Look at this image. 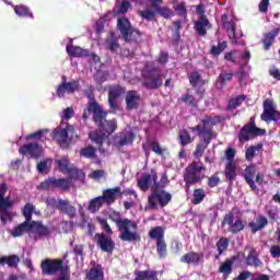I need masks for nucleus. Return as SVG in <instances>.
<instances>
[{
  "label": "nucleus",
  "instance_id": "f257e3e1",
  "mask_svg": "<svg viewBox=\"0 0 280 280\" xmlns=\"http://www.w3.org/2000/svg\"><path fill=\"white\" fill-rule=\"evenodd\" d=\"M88 97L90 98V102L83 110V119L86 121L89 117L93 115V119L98 126L100 132H90L89 137L93 143L102 145V143H104V139L109 135H113L117 129V120H106V112H104L102 106L95 102V96L93 94H88Z\"/></svg>",
  "mask_w": 280,
  "mask_h": 280
},
{
  "label": "nucleus",
  "instance_id": "f03ea898",
  "mask_svg": "<svg viewBox=\"0 0 280 280\" xmlns=\"http://www.w3.org/2000/svg\"><path fill=\"white\" fill-rule=\"evenodd\" d=\"M215 124H220V117H206L201 120V124L197 127H191L190 130L192 132H197L199 137H202L203 143L198 144L196 151L194 152L196 159H200L202 154H205V150H207V145L211 143V139H213V131H211V127L215 126Z\"/></svg>",
  "mask_w": 280,
  "mask_h": 280
},
{
  "label": "nucleus",
  "instance_id": "7ed1b4c3",
  "mask_svg": "<svg viewBox=\"0 0 280 280\" xmlns=\"http://www.w3.org/2000/svg\"><path fill=\"white\" fill-rule=\"evenodd\" d=\"M42 272L44 275H56L59 280H70L71 271L69 265L61 259H46L42 261Z\"/></svg>",
  "mask_w": 280,
  "mask_h": 280
},
{
  "label": "nucleus",
  "instance_id": "20e7f679",
  "mask_svg": "<svg viewBox=\"0 0 280 280\" xmlns=\"http://www.w3.org/2000/svg\"><path fill=\"white\" fill-rule=\"evenodd\" d=\"M54 141H56L60 148H69L72 139H78L75 135V127L69 125V122L61 120L60 125L51 132Z\"/></svg>",
  "mask_w": 280,
  "mask_h": 280
},
{
  "label": "nucleus",
  "instance_id": "39448f33",
  "mask_svg": "<svg viewBox=\"0 0 280 280\" xmlns=\"http://www.w3.org/2000/svg\"><path fill=\"white\" fill-rule=\"evenodd\" d=\"M7 191L8 186L0 184V220L3 224H5V222H12V218L16 215L15 212L10 210V208L15 205L16 200L11 199L10 196L5 197Z\"/></svg>",
  "mask_w": 280,
  "mask_h": 280
},
{
  "label": "nucleus",
  "instance_id": "423d86ee",
  "mask_svg": "<svg viewBox=\"0 0 280 280\" xmlns=\"http://www.w3.org/2000/svg\"><path fill=\"white\" fill-rule=\"evenodd\" d=\"M137 229V222L130 219H122V222L118 228L120 232V240L122 242H138V240H141V236L138 234Z\"/></svg>",
  "mask_w": 280,
  "mask_h": 280
},
{
  "label": "nucleus",
  "instance_id": "0eeeda50",
  "mask_svg": "<svg viewBox=\"0 0 280 280\" xmlns=\"http://www.w3.org/2000/svg\"><path fill=\"white\" fill-rule=\"evenodd\" d=\"M202 178H205V166H202V164L194 162L186 168L184 180L187 187L200 183Z\"/></svg>",
  "mask_w": 280,
  "mask_h": 280
},
{
  "label": "nucleus",
  "instance_id": "6e6552de",
  "mask_svg": "<svg viewBox=\"0 0 280 280\" xmlns=\"http://www.w3.org/2000/svg\"><path fill=\"white\" fill-rule=\"evenodd\" d=\"M23 233H38V235H45V233H47V228L40 222H24L11 230L12 237H21Z\"/></svg>",
  "mask_w": 280,
  "mask_h": 280
},
{
  "label": "nucleus",
  "instance_id": "1a4fd4ad",
  "mask_svg": "<svg viewBox=\"0 0 280 280\" xmlns=\"http://www.w3.org/2000/svg\"><path fill=\"white\" fill-rule=\"evenodd\" d=\"M142 75L144 78V85L148 89H159L163 84V79L159 70L150 69V66H145Z\"/></svg>",
  "mask_w": 280,
  "mask_h": 280
},
{
  "label": "nucleus",
  "instance_id": "9d476101",
  "mask_svg": "<svg viewBox=\"0 0 280 280\" xmlns=\"http://www.w3.org/2000/svg\"><path fill=\"white\" fill-rule=\"evenodd\" d=\"M80 82L67 81V77H62L61 83L56 88V95L59 98L67 97V95H73L78 91Z\"/></svg>",
  "mask_w": 280,
  "mask_h": 280
},
{
  "label": "nucleus",
  "instance_id": "9b49d317",
  "mask_svg": "<svg viewBox=\"0 0 280 280\" xmlns=\"http://www.w3.org/2000/svg\"><path fill=\"white\" fill-rule=\"evenodd\" d=\"M172 200V195L165 190H158L151 194L149 197L150 209H156V207H166Z\"/></svg>",
  "mask_w": 280,
  "mask_h": 280
},
{
  "label": "nucleus",
  "instance_id": "f8f14e48",
  "mask_svg": "<svg viewBox=\"0 0 280 280\" xmlns=\"http://www.w3.org/2000/svg\"><path fill=\"white\" fill-rule=\"evenodd\" d=\"M262 121L269 124V121H280V113L277 112V106L271 100H267L264 103V113L261 114Z\"/></svg>",
  "mask_w": 280,
  "mask_h": 280
},
{
  "label": "nucleus",
  "instance_id": "ddd939ff",
  "mask_svg": "<svg viewBox=\"0 0 280 280\" xmlns=\"http://www.w3.org/2000/svg\"><path fill=\"white\" fill-rule=\"evenodd\" d=\"M259 135H266V130L259 129L255 125H247L241 129L238 139L241 143H246V141H249V139H253V137H258Z\"/></svg>",
  "mask_w": 280,
  "mask_h": 280
},
{
  "label": "nucleus",
  "instance_id": "4468645a",
  "mask_svg": "<svg viewBox=\"0 0 280 280\" xmlns=\"http://www.w3.org/2000/svg\"><path fill=\"white\" fill-rule=\"evenodd\" d=\"M126 93V89L119 86V85H113L109 88L108 92V104L110 110L115 113L116 110H119V104L117 103V100L121 97Z\"/></svg>",
  "mask_w": 280,
  "mask_h": 280
},
{
  "label": "nucleus",
  "instance_id": "2eb2a0df",
  "mask_svg": "<svg viewBox=\"0 0 280 280\" xmlns=\"http://www.w3.org/2000/svg\"><path fill=\"white\" fill-rule=\"evenodd\" d=\"M39 187L40 189H54L55 187L59 189H68L69 187H71V180L65 178L57 179L56 177H50L43 182L39 185Z\"/></svg>",
  "mask_w": 280,
  "mask_h": 280
},
{
  "label": "nucleus",
  "instance_id": "dca6fc26",
  "mask_svg": "<svg viewBox=\"0 0 280 280\" xmlns=\"http://www.w3.org/2000/svg\"><path fill=\"white\" fill-rule=\"evenodd\" d=\"M117 27L124 40H130V38H132V34L135 33V30L130 24V20H128L126 16L118 18Z\"/></svg>",
  "mask_w": 280,
  "mask_h": 280
},
{
  "label": "nucleus",
  "instance_id": "f3484780",
  "mask_svg": "<svg viewBox=\"0 0 280 280\" xmlns=\"http://www.w3.org/2000/svg\"><path fill=\"white\" fill-rule=\"evenodd\" d=\"M55 164L59 172H62V174H69L72 178L78 174V168L73 167V165L69 163V158L67 156L56 159Z\"/></svg>",
  "mask_w": 280,
  "mask_h": 280
},
{
  "label": "nucleus",
  "instance_id": "a211bd4d",
  "mask_svg": "<svg viewBox=\"0 0 280 280\" xmlns=\"http://www.w3.org/2000/svg\"><path fill=\"white\" fill-rule=\"evenodd\" d=\"M138 187L142 191H147V189H150V187H156V172L151 171L150 174L142 175V177L138 180Z\"/></svg>",
  "mask_w": 280,
  "mask_h": 280
},
{
  "label": "nucleus",
  "instance_id": "6ab92c4d",
  "mask_svg": "<svg viewBox=\"0 0 280 280\" xmlns=\"http://www.w3.org/2000/svg\"><path fill=\"white\" fill-rule=\"evenodd\" d=\"M95 240L97 242V246H100L103 253H112L113 250H115V242H113V238H110V236H107L105 234H96Z\"/></svg>",
  "mask_w": 280,
  "mask_h": 280
},
{
  "label": "nucleus",
  "instance_id": "aec40b11",
  "mask_svg": "<svg viewBox=\"0 0 280 280\" xmlns=\"http://www.w3.org/2000/svg\"><path fill=\"white\" fill-rule=\"evenodd\" d=\"M20 154H25L32 159H38L43 154V147L38 143H27L20 148Z\"/></svg>",
  "mask_w": 280,
  "mask_h": 280
},
{
  "label": "nucleus",
  "instance_id": "412c9836",
  "mask_svg": "<svg viewBox=\"0 0 280 280\" xmlns=\"http://www.w3.org/2000/svg\"><path fill=\"white\" fill-rule=\"evenodd\" d=\"M125 102L128 110H135L139 108V104H141V95L137 91H128Z\"/></svg>",
  "mask_w": 280,
  "mask_h": 280
},
{
  "label": "nucleus",
  "instance_id": "4be33fe9",
  "mask_svg": "<svg viewBox=\"0 0 280 280\" xmlns=\"http://www.w3.org/2000/svg\"><path fill=\"white\" fill-rule=\"evenodd\" d=\"M221 21L225 30H228L229 38L232 43H235V19H233V16H229V14H223L221 16Z\"/></svg>",
  "mask_w": 280,
  "mask_h": 280
},
{
  "label": "nucleus",
  "instance_id": "5701e85b",
  "mask_svg": "<svg viewBox=\"0 0 280 280\" xmlns=\"http://www.w3.org/2000/svg\"><path fill=\"white\" fill-rule=\"evenodd\" d=\"M229 226L231 233H240V231L244 230V223L242 220H236L233 222V214H226L223 220V226L226 225Z\"/></svg>",
  "mask_w": 280,
  "mask_h": 280
},
{
  "label": "nucleus",
  "instance_id": "b1692460",
  "mask_svg": "<svg viewBox=\"0 0 280 280\" xmlns=\"http://www.w3.org/2000/svg\"><path fill=\"white\" fill-rule=\"evenodd\" d=\"M135 139V135L132 133V130L128 129L121 132L116 139L115 143L118 145V148H124V145H130Z\"/></svg>",
  "mask_w": 280,
  "mask_h": 280
},
{
  "label": "nucleus",
  "instance_id": "393cba45",
  "mask_svg": "<svg viewBox=\"0 0 280 280\" xmlns=\"http://www.w3.org/2000/svg\"><path fill=\"white\" fill-rule=\"evenodd\" d=\"M255 174H257L255 165L247 166L243 173L247 185H249L253 191L257 190V185H255Z\"/></svg>",
  "mask_w": 280,
  "mask_h": 280
},
{
  "label": "nucleus",
  "instance_id": "a878e982",
  "mask_svg": "<svg viewBox=\"0 0 280 280\" xmlns=\"http://www.w3.org/2000/svg\"><path fill=\"white\" fill-rule=\"evenodd\" d=\"M120 194H121V188L115 187V188L104 190L103 196L101 197L103 198V202H105L106 205H113V202L117 200V197Z\"/></svg>",
  "mask_w": 280,
  "mask_h": 280
},
{
  "label": "nucleus",
  "instance_id": "bb28decb",
  "mask_svg": "<svg viewBox=\"0 0 280 280\" xmlns=\"http://www.w3.org/2000/svg\"><path fill=\"white\" fill-rule=\"evenodd\" d=\"M66 51L68 55L72 56L73 58H84L86 56H91V52L86 49H82L79 46H73V44H68L66 47Z\"/></svg>",
  "mask_w": 280,
  "mask_h": 280
},
{
  "label": "nucleus",
  "instance_id": "cd10ccee",
  "mask_svg": "<svg viewBox=\"0 0 280 280\" xmlns=\"http://www.w3.org/2000/svg\"><path fill=\"white\" fill-rule=\"evenodd\" d=\"M209 28V20L206 16H201L195 22V30L199 36H206Z\"/></svg>",
  "mask_w": 280,
  "mask_h": 280
},
{
  "label": "nucleus",
  "instance_id": "c85d7f7f",
  "mask_svg": "<svg viewBox=\"0 0 280 280\" xmlns=\"http://www.w3.org/2000/svg\"><path fill=\"white\" fill-rule=\"evenodd\" d=\"M59 211L69 215V218H73L75 215V208L69 205L68 200L59 199Z\"/></svg>",
  "mask_w": 280,
  "mask_h": 280
},
{
  "label": "nucleus",
  "instance_id": "c756f323",
  "mask_svg": "<svg viewBox=\"0 0 280 280\" xmlns=\"http://www.w3.org/2000/svg\"><path fill=\"white\" fill-rule=\"evenodd\" d=\"M13 10L16 16H20L21 19H26L27 16L30 19H34V13H32L30 8H27L26 5H23V4L15 5L13 7Z\"/></svg>",
  "mask_w": 280,
  "mask_h": 280
},
{
  "label": "nucleus",
  "instance_id": "7c9ffc66",
  "mask_svg": "<svg viewBox=\"0 0 280 280\" xmlns=\"http://www.w3.org/2000/svg\"><path fill=\"white\" fill-rule=\"evenodd\" d=\"M279 32H280V28L278 27V28L272 30L267 35H265V38L262 40V43L265 45V49H270V45H272V43H275V38H277V36H279Z\"/></svg>",
  "mask_w": 280,
  "mask_h": 280
},
{
  "label": "nucleus",
  "instance_id": "2f4dec72",
  "mask_svg": "<svg viewBox=\"0 0 280 280\" xmlns=\"http://www.w3.org/2000/svg\"><path fill=\"white\" fill-rule=\"evenodd\" d=\"M247 266H254L255 268H259L261 266V260H259V257L257 256V250L250 249L247 258H246Z\"/></svg>",
  "mask_w": 280,
  "mask_h": 280
},
{
  "label": "nucleus",
  "instance_id": "473e14b6",
  "mask_svg": "<svg viewBox=\"0 0 280 280\" xmlns=\"http://www.w3.org/2000/svg\"><path fill=\"white\" fill-rule=\"evenodd\" d=\"M268 224V219L266 217H259L255 222H250L249 226L253 233H257V231H261Z\"/></svg>",
  "mask_w": 280,
  "mask_h": 280
},
{
  "label": "nucleus",
  "instance_id": "72a5a7b5",
  "mask_svg": "<svg viewBox=\"0 0 280 280\" xmlns=\"http://www.w3.org/2000/svg\"><path fill=\"white\" fill-rule=\"evenodd\" d=\"M104 203H105L104 198H102V196L96 197L90 201L89 211H91V213H97V211H100V209H102Z\"/></svg>",
  "mask_w": 280,
  "mask_h": 280
},
{
  "label": "nucleus",
  "instance_id": "f704fd0d",
  "mask_svg": "<svg viewBox=\"0 0 280 280\" xmlns=\"http://www.w3.org/2000/svg\"><path fill=\"white\" fill-rule=\"evenodd\" d=\"M103 277L104 271H102V267L100 266L92 268L86 275V278L89 280H102Z\"/></svg>",
  "mask_w": 280,
  "mask_h": 280
},
{
  "label": "nucleus",
  "instance_id": "c9c22d12",
  "mask_svg": "<svg viewBox=\"0 0 280 280\" xmlns=\"http://www.w3.org/2000/svg\"><path fill=\"white\" fill-rule=\"evenodd\" d=\"M165 232L163 231V228L161 226H156L153 228L150 232H149V236L151 237V240H156V242H162L164 238Z\"/></svg>",
  "mask_w": 280,
  "mask_h": 280
},
{
  "label": "nucleus",
  "instance_id": "e433bc0d",
  "mask_svg": "<svg viewBox=\"0 0 280 280\" xmlns=\"http://www.w3.org/2000/svg\"><path fill=\"white\" fill-rule=\"evenodd\" d=\"M156 271L145 270L138 271L136 280H156Z\"/></svg>",
  "mask_w": 280,
  "mask_h": 280
},
{
  "label": "nucleus",
  "instance_id": "4c0bfd02",
  "mask_svg": "<svg viewBox=\"0 0 280 280\" xmlns=\"http://www.w3.org/2000/svg\"><path fill=\"white\" fill-rule=\"evenodd\" d=\"M180 261L183 264H198V261H200V255L194 253V252H190L186 255H184L182 258H180Z\"/></svg>",
  "mask_w": 280,
  "mask_h": 280
},
{
  "label": "nucleus",
  "instance_id": "58836bf2",
  "mask_svg": "<svg viewBox=\"0 0 280 280\" xmlns=\"http://www.w3.org/2000/svg\"><path fill=\"white\" fill-rule=\"evenodd\" d=\"M235 168V162H228L225 166V177L228 180H235V177L237 176Z\"/></svg>",
  "mask_w": 280,
  "mask_h": 280
},
{
  "label": "nucleus",
  "instance_id": "ea45409f",
  "mask_svg": "<svg viewBox=\"0 0 280 280\" xmlns=\"http://www.w3.org/2000/svg\"><path fill=\"white\" fill-rule=\"evenodd\" d=\"M19 256H3L0 257V266H5V264H8L11 268L14 266H19Z\"/></svg>",
  "mask_w": 280,
  "mask_h": 280
},
{
  "label": "nucleus",
  "instance_id": "a19ab883",
  "mask_svg": "<svg viewBox=\"0 0 280 280\" xmlns=\"http://www.w3.org/2000/svg\"><path fill=\"white\" fill-rule=\"evenodd\" d=\"M231 80H233V73L220 74L217 80V89L219 90L224 89V85L226 84V82H231Z\"/></svg>",
  "mask_w": 280,
  "mask_h": 280
},
{
  "label": "nucleus",
  "instance_id": "79ce46f5",
  "mask_svg": "<svg viewBox=\"0 0 280 280\" xmlns=\"http://www.w3.org/2000/svg\"><path fill=\"white\" fill-rule=\"evenodd\" d=\"M150 1L153 3V8H155V12H158V14H160L164 19L170 18V14H171L170 9L156 7L159 5V3H162L163 0H150Z\"/></svg>",
  "mask_w": 280,
  "mask_h": 280
},
{
  "label": "nucleus",
  "instance_id": "37998d69",
  "mask_svg": "<svg viewBox=\"0 0 280 280\" xmlns=\"http://www.w3.org/2000/svg\"><path fill=\"white\" fill-rule=\"evenodd\" d=\"M207 197V195L205 194L203 189H195L194 194H192V199L191 202L192 205H200V202H202V200H205V198Z\"/></svg>",
  "mask_w": 280,
  "mask_h": 280
},
{
  "label": "nucleus",
  "instance_id": "c03bdc74",
  "mask_svg": "<svg viewBox=\"0 0 280 280\" xmlns=\"http://www.w3.org/2000/svg\"><path fill=\"white\" fill-rule=\"evenodd\" d=\"M106 47L110 51H117L119 49V44L117 43V37H115V34L112 33L107 39H106Z\"/></svg>",
  "mask_w": 280,
  "mask_h": 280
},
{
  "label": "nucleus",
  "instance_id": "a18cd8bd",
  "mask_svg": "<svg viewBox=\"0 0 280 280\" xmlns=\"http://www.w3.org/2000/svg\"><path fill=\"white\" fill-rule=\"evenodd\" d=\"M35 209L36 208L32 203H26L24 206L23 215L26 220L25 222H27L28 224H32V222H34V221H32V213H34Z\"/></svg>",
  "mask_w": 280,
  "mask_h": 280
},
{
  "label": "nucleus",
  "instance_id": "49530a36",
  "mask_svg": "<svg viewBox=\"0 0 280 280\" xmlns=\"http://www.w3.org/2000/svg\"><path fill=\"white\" fill-rule=\"evenodd\" d=\"M245 97L244 95L236 96L232 98L228 104V110H235L238 106H242V103L244 102Z\"/></svg>",
  "mask_w": 280,
  "mask_h": 280
},
{
  "label": "nucleus",
  "instance_id": "de8ad7c7",
  "mask_svg": "<svg viewBox=\"0 0 280 280\" xmlns=\"http://www.w3.org/2000/svg\"><path fill=\"white\" fill-rule=\"evenodd\" d=\"M52 160L46 159L37 164V170L39 174H47L49 172V167H51Z\"/></svg>",
  "mask_w": 280,
  "mask_h": 280
},
{
  "label": "nucleus",
  "instance_id": "09e8293b",
  "mask_svg": "<svg viewBox=\"0 0 280 280\" xmlns=\"http://www.w3.org/2000/svg\"><path fill=\"white\" fill-rule=\"evenodd\" d=\"M179 141L182 145H189L194 139H191V136H189L187 130L183 129L179 131Z\"/></svg>",
  "mask_w": 280,
  "mask_h": 280
},
{
  "label": "nucleus",
  "instance_id": "8fccbe9b",
  "mask_svg": "<svg viewBox=\"0 0 280 280\" xmlns=\"http://www.w3.org/2000/svg\"><path fill=\"white\" fill-rule=\"evenodd\" d=\"M48 133H49V129H40V130L35 131L31 135H27L26 140L30 141L32 139H35V140L43 139V137H45V135H48Z\"/></svg>",
  "mask_w": 280,
  "mask_h": 280
},
{
  "label": "nucleus",
  "instance_id": "3c124183",
  "mask_svg": "<svg viewBox=\"0 0 280 280\" xmlns=\"http://www.w3.org/2000/svg\"><path fill=\"white\" fill-rule=\"evenodd\" d=\"M232 268H233V262L230 259H228L223 264H221L219 271L222 275H231V272L233 270Z\"/></svg>",
  "mask_w": 280,
  "mask_h": 280
},
{
  "label": "nucleus",
  "instance_id": "603ef678",
  "mask_svg": "<svg viewBox=\"0 0 280 280\" xmlns=\"http://www.w3.org/2000/svg\"><path fill=\"white\" fill-rule=\"evenodd\" d=\"M108 218L109 220H112L113 222H115V224L117 225V228L120 226V223L124 222V219H121V214L115 210H110L108 213Z\"/></svg>",
  "mask_w": 280,
  "mask_h": 280
},
{
  "label": "nucleus",
  "instance_id": "864d4df0",
  "mask_svg": "<svg viewBox=\"0 0 280 280\" xmlns=\"http://www.w3.org/2000/svg\"><path fill=\"white\" fill-rule=\"evenodd\" d=\"M226 49V42H219L218 46L211 47L212 56H220L221 51Z\"/></svg>",
  "mask_w": 280,
  "mask_h": 280
},
{
  "label": "nucleus",
  "instance_id": "5fc2aeb1",
  "mask_svg": "<svg viewBox=\"0 0 280 280\" xmlns=\"http://www.w3.org/2000/svg\"><path fill=\"white\" fill-rule=\"evenodd\" d=\"M156 246H158L159 256L160 257H165V255H167V245L165 244V240L158 241Z\"/></svg>",
  "mask_w": 280,
  "mask_h": 280
},
{
  "label": "nucleus",
  "instance_id": "6e6d98bb",
  "mask_svg": "<svg viewBox=\"0 0 280 280\" xmlns=\"http://www.w3.org/2000/svg\"><path fill=\"white\" fill-rule=\"evenodd\" d=\"M189 82L192 86H197V84H205V81L200 79V74L198 72H192L190 74Z\"/></svg>",
  "mask_w": 280,
  "mask_h": 280
},
{
  "label": "nucleus",
  "instance_id": "4d7b16f0",
  "mask_svg": "<svg viewBox=\"0 0 280 280\" xmlns=\"http://www.w3.org/2000/svg\"><path fill=\"white\" fill-rule=\"evenodd\" d=\"M81 156H84L85 159H93L95 156V148L93 147H86L81 150Z\"/></svg>",
  "mask_w": 280,
  "mask_h": 280
},
{
  "label": "nucleus",
  "instance_id": "13d9d810",
  "mask_svg": "<svg viewBox=\"0 0 280 280\" xmlns=\"http://www.w3.org/2000/svg\"><path fill=\"white\" fill-rule=\"evenodd\" d=\"M174 10L177 12V14H179V16L187 15V8L185 7V2L174 4Z\"/></svg>",
  "mask_w": 280,
  "mask_h": 280
},
{
  "label": "nucleus",
  "instance_id": "bf43d9fd",
  "mask_svg": "<svg viewBox=\"0 0 280 280\" xmlns=\"http://www.w3.org/2000/svg\"><path fill=\"white\" fill-rule=\"evenodd\" d=\"M97 220L103 231H105L107 235H113V229H110V225H108V222L106 221V219L97 218Z\"/></svg>",
  "mask_w": 280,
  "mask_h": 280
},
{
  "label": "nucleus",
  "instance_id": "052dcab7",
  "mask_svg": "<svg viewBox=\"0 0 280 280\" xmlns=\"http://www.w3.org/2000/svg\"><path fill=\"white\" fill-rule=\"evenodd\" d=\"M217 248L219 255H222V253H224V249L229 248V241L226 238L219 240V242L217 243Z\"/></svg>",
  "mask_w": 280,
  "mask_h": 280
},
{
  "label": "nucleus",
  "instance_id": "680f3d73",
  "mask_svg": "<svg viewBox=\"0 0 280 280\" xmlns=\"http://www.w3.org/2000/svg\"><path fill=\"white\" fill-rule=\"evenodd\" d=\"M156 14V11L147 9L145 11H141L140 15L142 16V19H145L147 21H152L154 20V16Z\"/></svg>",
  "mask_w": 280,
  "mask_h": 280
},
{
  "label": "nucleus",
  "instance_id": "e2e57ef3",
  "mask_svg": "<svg viewBox=\"0 0 280 280\" xmlns=\"http://www.w3.org/2000/svg\"><path fill=\"white\" fill-rule=\"evenodd\" d=\"M259 151V148L257 147H249L246 152H245V156L247 159V161H253V159H255V154Z\"/></svg>",
  "mask_w": 280,
  "mask_h": 280
},
{
  "label": "nucleus",
  "instance_id": "0e129e2a",
  "mask_svg": "<svg viewBox=\"0 0 280 280\" xmlns=\"http://www.w3.org/2000/svg\"><path fill=\"white\" fill-rule=\"evenodd\" d=\"M182 102H184V104H187L188 106H196V100L194 98L192 95L189 94L183 95Z\"/></svg>",
  "mask_w": 280,
  "mask_h": 280
},
{
  "label": "nucleus",
  "instance_id": "69168bd1",
  "mask_svg": "<svg viewBox=\"0 0 280 280\" xmlns=\"http://www.w3.org/2000/svg\"><path fill=\"white\" fill-rule=\"evenodd\" d=\"M71 117H73V108L68 107V108L63 109L61 121H67L68 122L69 119H71Z\"/></svg>",
  "mask_w": 280,
  "mask_h": 280
},
{
  "label": "nucleus",
  "instance_id": "338daca9",
  "mask_svg": "<svg viewBox=\"0 0 280 280\" xmlns=\"http://www.w3.org/2000/svg\"><path fill=\"white\" fill-rule=\"evenodd\" d=\"M90 178H93L94 180H100L101 178H104V171L97 170L90 174Z\"/></svg>",
  "mask_w": 280,
  "mask_h": 280
},
{
  "label": "nucleus",
  "instance_id": "774afa93",
  "mask_svg": "<svg viewBox=\"0 0 280 280\" xmlns=\"http://www.w3.org/2000/svg\"><path fill=\"white\" fill-rule=\"evenodd\" d=\"M270 255L275 259L279 258L280 257V246L279 245H272L270 247Z\"/></svg>",
  "mask_w": 280,
  "mask_h": 280
}]
</instances>
